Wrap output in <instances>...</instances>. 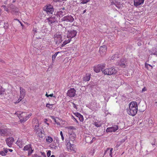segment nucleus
Instances as JSON below:
<instances>
[{
  "mask_svg": "<svg viewBox=\"0 0 157 157\" xmlns=\"http://www.w3.org/2000/svg\"><path fill=\"white\" fill-rule=\"evenodd\" d=\"M138 111V105L137 102L132 101L129 105L128 109L127 110L128 114L131 116H134L136 115Z\"/></svg>",
  "mask_w": 157,
  "mask_h": 157,
  "instance_id": "1",
  "label": "nucleus"
},
{
  "mask_svg": "<svg viewBox=\"0 0 157 157\" xmlns=\"http://www.w3.org/2000/svg\"><path fill=\"white\" fill-rule=\"evenodd\" d=\"M117 72L116 67H113L106 68L102 71V72L104 75H115Z\"/></svg>",
  "mask_w": 157,
  "mask_h": 157,
  "instance_id": "2",
  "label": "nucleus"
},
{
  "mask_svg": "<svg viewBox=\"0 0 157 157\" xmlns=\"http://www.w3.org/2000/svg\"><path fill=\"white\" fill-rule=\"evenodd\" d=\"M74 20V18L72 16L67 15L64 16L60 20L59 22L61 23V24H63L65 23V22H72Z\"/></svg>",
  "mask_w": 157,
  "mask_h": 157,
  "instance_id": "3",
  "label": "nucleus"
},
{
  "mask_svg": "<svg viewBox=\"0 0 157 157\" xmlns=\"http://www.w3.org/2000/svg\"><path fill=\"white\" fill-rule=\"evenodd\" d=\"M105 66L106 64L105 63L98 64L97 66L94 67V70L96 73L100 72L101 70L102 71L105 67Z\"/></svg>",
  "mask_w": 157,
  "mask_h": 157,
  "instance_id": "4",
  "label": "nucleus"
},
{
  "mask_svg": "<svg viewBox=\"0 0 157 157\" xmlns=\"http://www.w3.org/2000/svg\"><path fill=\"white\" fill-rule=\"evenodd\" d=\"M43 10L46 11L47 13L48 14H52V13L54 11V9L53 6L51 5H49L43 7Z\"/></svg>",
  "mask_w": 157,
  "mask_h": 157,
  "instance_id": "5",
  "label": "nucleus"
},
{
  "mask_svg": "<svg viewBox=\"0 0 157 157\" xmlns=\"http://www.w3.org/2000/svg\"><path fill=\"white\" fill-rule=\"evenodd\" d=\"M34 129L36 134L38 135V136L41 138H42L43 136L42 135V129L39 128L38 125H36L34 127Z\"/></svg>",
  "mask_w": 157,
  "mask_h": 157,
  "instance_id": "6",
  "label": "nucleus"
},
{
  "mask_svg": "<svg viewBox=\"0 0 157 157\" xmlns=\"http://www.w3.org/2000/svg\"><path fill=\"white\" fill-rule=\"evenodd\" d=\"M77 34V32L75 30H72L68 31L67 34V37L68 38L71 39L75 37Z\"/></svg>",
  "mask_w": 157,
  "mask_h": 157,
  "instance_id": "7",
  "label": "nucleus"
},
{
  "mask_svg": "<svg viewBox=\"0 0 157 157\" xmlns=\"http://www.w3.org/2000/svg\"><path fill=\"white\" fill-rule=\"evenodd\" d=\"M76 91L74 88H71L68 90L67 93V96L70 97H72L75 96Z\"/></svg>",
  "mask_w": 157,
  "mask_h": 157,
  "instance_id": "8",
  "label": "nucleus"
},
{
  "mask_svg": "<svg viewBox=\"0 0 157 157\" xmlns=\"http://www.w3.org/2000/svg\"><path fill=\"white\" fill-rule=\"evenodd\" d=\"M24 151H28V155L29 156L33 153V150L32 149V148L30 145H27L25 146L23 148Z\"/></svg>",
  "mask_w": 157,
  "mask_h": 157,
  "instance_id": "9",
  "label": "nucleus"
},
{
  "mask_svg": "<svg viewBox=\"0 0 157 157\" xmlns=\"http://www.w3.org/2000/svg\"><path fill=\"white\" fill-rule=\"evenodd\" d=\"M118 129V126L115 125L114 126L107 128L106 130V132H115Z\"/></svg>",
  "mask_w": 157,
  "mask_h": 157,
  "instance_id": "10",
  "label": "nucleus"
},
{
  "mask_svg": "<svg viewBox=\"0 0 157 157\" xmlns=\"http://www.w3.org/2000/svg\"><path fill=\"white\" fill-rule=\"evenodd\" d=\"M68 13V11L67 10H65L64 11L59 10V11L57 12L56 15L57 17L58 16H59V17L61 16L62 17L67 13Z\"/></svg>",
  "mask_w": 157,
  "mask_h": 157,
  "instance_id": "11",
  "label": "nucleus"
},
{
  "mask_svg": "<svg viewBox=\"0 0 157 157\" xmlns=\"http://www.w3.org/2000/svg\"><path fill=\"white\" fill-rule=\"evenodd\" d=\"M10 8L13 14L16 15L18 14L19 12L18 11L17 8L16 6H14L13 5L11 4L10 6Z\"/></svg>",
  "mask_w": 157,
  "mask_h": 157,
  "instance_id": "12",
  "label": "nucleus"
},
{
  "mask_svg": "<svg viewBox=\"0 0 157 157\" xmlns=\"http://www.w3.org/2000/svg\"><path fill=\"white\" fill-rule=\"evenodd\" d=\"M14 141V138L13 137H9L6 140V142L7 145L10 147L12 146Z\"/></svg>",
  "mask_w": 157,
  "mask_h": 157,
  "instance_id": "13",
  "label": "nucleus"
},
{
  "mask_svg": "<svg viewBox=\"0 0 157 157\" xmlns=\"http://www.w3.org/2000/svg\"><path fill=\"white\" fill-rule=\"evenodd\" d=\"M127 61L125 58L122 59L119 63V65L122 67H124L126 66V62Z\"/></svg>",
  "mask_w": 157,
  "mask_h": 157,
  "instance_id": "14",
  "label": "nucleus"
},
{
  "mask_svg": "<svg viewBox=\"0 0 157 157\" xmlns=\"http://www.w3.org/2000/svg\"><path fill=\"white\" fill-rule=\"evenodd\" d=\"M144 0H134V5L136 6L137 7L140 5H141L144 2Z\"/></svg>",
  "mask_w": 157,
  "mask_h": 157,
  "instance_id": "15",
  "label": "nucleus"
},
{
  "mask_svg": "<svg viewBox=\"0 0 157 157\" xmlns=\"http://www.w3.org/2000/svg\"><path fill=\"white\" fill-rule=\"evenodd\" d=\"M56 16H52L50 18H48L47 20L49 24H52L55 22L57 21V18Z\"/></svg>",
  "mask_w": 157,
  "mask_h": 157,
  "instance_id": "16",
  "label": "nucleus"
},
{
  "mask_svg": "<svg viewBox=\"0 0 157 157\" xmlns=\"http://www.w3.org/2000/svg\"><path fill=\"white\" fill-rule=\"evenodd\" d=\"M75 115L78 118L79 120L81 122L84 120L83 117L82 115L78 113H75Z\"/></svg>",
  "mask_w": 157,
  "mask_h": 157,
  "instance_id": "17",
  "label": "nucleus"
},
{
  "mask_svg": "<svg viewBox=\"0 0 157 157\" xmlns=\"http://www.w3.org/2000/svg\"><path fill=\"white\" fill-rule=\"evenodd\" d=\"M91 74L88 73L83 78V80L85 82L89 81L90 78Z\"/></svg>",
  "mask_w": 157,
  "mask_h": 157,
  "instance_id": "18",
  "label": "nucleus"
},
{
  "mask_svg": "<svg viewBox=\"0 0 157 157\" xmlns=\"http://www.w3.org/2000/svg\"><path fill=\"white\" fill-rule=\"evenodd\" d=\"M32 114L31 113L29 114L28 116L26 115V117H23V118L21 119L20 121L21 122H25L32 116Z\"/></svg>",
  "mask_w": 157,
  "mask_h": 157,
  "instance_id": "19",
  "label": "nucleus"
},
{
  "mask_svg": "<svg viewBox=\"0 0 157 157\" xmlns=\"http://www.w3.org/2000/svg\"><path fill=\"white\" fill-rule=\"evenodd\" d=\"M20 96L24 97L25 94V89L21 87H20Z\"/></svg>",
  "mask_w": 157,
  "mask_h": 157,
  "instance_id": "20",
  "label": "nucleus"
},
{
  "mask_svg": "<svg viewBox=\"0 0 157 157\" xmlns=\"http://www.w3.org/2000/svg\"><path fill=\"white\" fill-rule=\"evenodd\" d=\"M107 50V47L106 45H103L100 48V51L103 53H105Z\"/></svg>",
  "mask_w": 157,
  "mask_h": 157,
  "instance_id": "21",
  "label": "nucleus"
},
{
  "mask_svg": "<svg viewBox=\"0 0 157 157\" xmlns=\"http://www.w3.org/2000/svg\"><path fill=\"white\" fill-rule=\"evenodd\" d=\"M17 114L19 115V116L18 115V116L20 118V119L23 118V117H26L27 115L26 113L25 112H22L21 113H17Z\"/></svg>",
  "mask_w": 157,
  "mask_h": 157,
  "instance_id": "22",
  "label": "nucleus"
},
{
  "mask_svg": "<svg viewBox=\"0 0 157 157\" xmlns=\"http://www.w3.org/2000/svg\"><path fill=\"white\" fill-rule=\"evenodd\" d=\"M0 133L3 136H7L8 134V131L7 129H0Z\"/></svg>",
  "mask_w": 157,
  "mask_h": 157,
  "instance_id": "23",
  "label": "nucleus"
},
{
  "mask_svg": "<svg viewBox=\"0 0 157 157\" xmlns=\"http://www.w3.org/2000/svg\"><path fill=\"white\" fill-rule=\"evenodd\" d=\"M118 58V55L115 54L114 56H112L110 60H116Z\"/></svg>",
  "mask_w": 157,
  "mask_h": 157,
  "instance_id": "24",
  "label": "nucleus"
},
{
  "mask_svg": "<svg viewBox=\"0 0 157 157\" xmlns=\"http://www.w3.org/2000/svg\"><path fill=\"white\" fill-rule=\"evenodd\" d=\"M72 151L74 152L76 151V149L74 144H72L71 147L70 148V151Z\"/></svg>",
  "mask_w": 157,
  "mask_h": 157,
  "instance_id": "25",
  "label": "nucleus"
},
{
  "mask_svg": "<svg viewBox=\"0 0 157 157\" xmlns=\"http://www.w3.org/2000/svg\"><path fill=\"white\" fill-rule=\"evenodd\" d=\"M94 125L97 127L101 126V123L100 122H95L94 123Z\"/></svg>",
  "mask_w": 157,
  "mask_h": 157,
  "instance_id": "26",
  "label": "nucleus"
},
{
  "mask_svg": "<svg viewBox=\"0 0 157 157\" xmlns=\"http://www.w3.org/2000/svg\"><path fill=\"white\" fill-rule=\"evenodd\" d=\"M46 140L48 143H50L52 141L53 139L52 137L48 136L46 139Z\"/></svg>",
  "mask_w": 157,
  "mask_h": 157,
  "instance_id": "27",
  "label": "nucleus"
},
{
  "mask_svg": "<svg viewBox=\"0 0 157 157\" xmlns=\"http://www.w3.org/2000/svg\"><path fill=\"white\" fill-rule=\"evenodd\" d=\"M72 144H71V143H70L69 141L67 143V144L66 146L68 151H70V148L71 147Z\"/></svg>",
  "mask_w": 157,
  "mask_h": 157,
  "instance_id": "28",
  "label": "nucleus"
},
{
  "mask_svg": "<svg viewBox=\"0 0 157 157\" xmlns=\"http://www.w3.org/2000/svg\"><path fill=\"white\" fill-rule=\"evenodd\" d=\"M50 146L51 148L55 149H56L57 147L56 144L55 143H54L50 144Z\"/></svg>",
  "mask_w": 157,
  "mask_h": 157,
  "instance_id": "29",
  "label": "nucleus"
},
{
  "mask_svg": "<svg viewBox=\"0 0 157 157\" xmlns=\"http://www.w3.org/2000/svg\"><path fill=\"white\" fill-rule=\"evenodd\" d=\"M5 90L1 86H0V95L3 94H4Z\"/></svg>",
  "mask_w": 157,
  "mask_h": 157,
  "instance_id": "30",
  "label": "nucleus"
},
{
  "mask_svg": "<svg viewBox=\"0 0 157 157\" xmlns=\"http://www.w3.org/2000/svg\"><path fill=\"white\" fill-rule=\"evenodd\" d=\"M60 52H57L56 53H55L54 55H52V60L53 61H54L55 60V58L56 56H57V54L59 53Z\"/></svg>",
  "mask_w": 157,
  "mask_h": 157,
  "instance_id": "31",
  "label": "nucleus"
},
{
  "mask_svg": "<svg viewBox=\"0 0 157 157\" xmlns=\"http://www.w3.org/2000/svg\"><path fill=\"white\" fill-rule=\"evenodd\" d=\"M82 1L81 2V3L82 4H86L87 2H88L90 1V0H81Z\"/></svg>",
  "mask_w": 157,
  "mask_h": 157,
  "instance_id": "32",
  "label": "nucleus"
},
{
  "mask_svg": "<svg viewBox=\"0 0 157 157\" xmlns=\"http://www.w3.org/2000/svg\"><path fill=\"white\" fill-rule=\"evenodd\" d=\"M152 49H153V52L151 54H153V55H157V50L156 51V50H155L154 51V50H155V48H152Z\"/></svg>",
  "mask_w": 157,
  "mask_h": 157,
  "instance_id": "33",
  "label": "nucleus"
},
{
  "mask_svg": "<svg viewBox=\"0 0 157 157\" xmlns=\"http://www.w3.org/2000/svg\"><path fill=\"white\" fill-rule=\"evenodd\" d=\"M24 98V97H21L20 96L19 98L18 99V100L15 103H18L20 102L22 99Z\"/></svg>",
  "mask_w": 157,
  "mask_h": 157,
  "instance_id": "34",
  "label": "nucleus"
},
{
  "mask_svg": "<svg viewBox=\"0 0 157 157\" xmlns=\"http://www.w3.org/2000/svg\"><path fill=\"white\" fill-rule=\"evenodd\" d=\"M7 12H8L9 10L8 8H7L6 6L5 5H2L1 6Z\"/></svg>",
  "mask_w": 157,
  "mask_h": 157,
  "instance_id": "35",
  "label": "nucleus"
},
{
  "mask_svg": "<svg viewBox=\"0 0 157 157\" xmlns=\"http://www.w3.org/2000/svg\"><path fill=\"white\" fill-rule=\"evenodd\" d=\"M91 139L90 137H88L86 138L85 140L87 143H90L89 141H90Z\"/></svg>",
  "mask_w": 157,
  "mask_h": 157,
  "instance_id": "36",
  "label": "nucleus"
},
{
  "mask_svg": "<svg viewBox=\"0 0 157 157\" xmlns=\"http://www.w3.org/2000/svg\"><path fill=\"white\" fill-rule=\"evenodd\" d=\"M52 105H50L49 104H46V107L50 109H52Z\"/></svg>",
  "mask_w": 157,
  "mask_h": 157,
  "instance_id": "37",
  "label": "nucleus"
},
{
  "mask_svg": "<svg viewBox=\"0 0 157 157\" xmlns=\"http://www.w3.org/2000/svg\"><path fill=\"white\" fill-rule=\"evenodd\" d=\"M60 135L61 137V138L63 141L64 140V138L63 135V132L62 131H61L60 132Z\"/></svg>",
  "mask_w": 157,
  "mask_h": 157,
  "instance_id": "38",
  "label": "nucleus"
},
{
  "mask_svg": "<svg viewBox=\"0 0 157 157\" xmlns=\"http://www.w3.org/2000/svg\"><path fill=\"white\" fill-rule=\"evenodd\" d=\"M51 118L53 119L54 121L57 124H58V123L57 122L56 119L55 118V117L54 116H51Z\"/></svg>",
  "mask_w": 157,
  "mask_h": 157,
  "instance_id": "39",
  "label": "nucleus"
},
{
  "mask_svg": "<svg viewBox=\"0 0 157 157\" xmlns=\"http://www.w3.org/2000/svg\"><path fill=\"white\" fill-rule=\"evenodd\" d=\"M0 154L2 156H5L6 155V154L5 153H4V151H0Z\"/></svg>",
  "mask_w": 157,
  "mask_h": 157,
  "instance_id": "40",
  "label": "nucleus"
},
{
  "mask_svg": "<svg viewBox=\"0 0 157 157\" xmlns=\"http://www.w3.org/2000/svg\"><path fill=\"white\" fill-rule=\"evenodd\" d=\"M113 149L112 148H111L110 150V155L111 156L110 157H112V151H113Z\"/></svg>",
  "mask_w": 157,
  "mask_h": 157,
  "instance_id": "41",
  "label": "nucleus"
},
{
  "mask_svg": "<svg viewBox=\"0 0 157 157\" xmlns=\"http://www.w3.org/2000/svg\"><path fill=\"white\" fill-rule=\"evenodd\" d=\"M51 151L50 150H49L48 151V152L47 153V156L48 157H49L51 155Z\"/></svg>",
  "mask_w": 157,
  "mask_h": 157,
  "instance_id": "42",
  "label": "nucleus"
},
{
  "mask_svg": "<svg viewBox=\"0 0 157 157\" xmlns=\"http://www.w3.org/2000/svg\"><path fill=\"white\" fill-rule=\"evenodd\" d=\"M96 140V139L94 137H93L92 138V139L91 140H90V144H92L93 142L94 141V140Z\"/></svg>",
  "mask_w": 157,
  "mask_h": 157,
  "instance_id": "43",
  "label": "nucleus"
},
{
  "mask_svg": "<svg viewBox=\"0 0 157 157\" xmlns=\"http://www.w3.org/2000/svg\"><path fill=\"white\" fill-rule=\"evenodd\" d=\"M67 43V41H64L63 43V44H62V46L63 47L65 45H66Z\"/></svg>",
  "mask_w": 157,
  "mask_h": 157,
  "instance_id": "44",
  "label": "nucleus"
},
{
  "mask_svg": "<svg viewBox=\"0 0 157 157\" xmlns=\"http://www.w3.org/2000/svg\"><path fill=\"white\" fill-rule=\"evenodd\" d=\"M66 0H53V1L55 2H62L63 1H66Z\"/></svg>",
  "mask_w": 157,
  "mask_h": 157,
  "instance_id": "45",
  "label": "nucleus"
},
{
  "mask_svg": "<svg viewBox=\"0 0 157 157\" xmlns=\"http://www.w3.org/2000/svg\"><path fill=\"white\" fill-rule=\"evenodd\" d=\"M109 149H109V148H107L106 150L105 151V153H104V155L102 157H104V155H105L107 151H108L109 150Z\"/></svg>",
  "mask_w": 157,
  "mask_h": 157,
  "instance_id": "46",
  "label": "nucleus"
},
{
  "mask_svg": "<svg viewBox=\"0 0 157 157\" xmlns=\"http://www.w3.org/2000/svg\"><path fill=\"white\" fill-rule=\"evenodd\" d=\"M4 153H5V154H6V153L8 152V149H6V148H4Z\"/></svg>",
  "mask_w": 157,
  "mask_h": 157,
  "instance_id": "47",
  "label": "nucleus"
},
{
  "mask_svg": "<svg viewBox=\"0 0 157 157\" xmlns=\"http://www.w3.org/2000/svg\"><path fill=\"white\" fill-rule=\"evenodd\" d=\"M72 104L73 105V107H74V108H75L76 109H77V108L76 107V105L73 102L72 103Z\"/></svg>",
  "mask_w": 157,
  "mask_h": 157,
  "instance_id": "48",
  "label": "nucleus"
},
{
  "mask_svg": "<svg viewBox=\"0 0 157 157\" xmlns=\"http://www.w3.org/2000/svg\"><path fill=\"white\" fill-rule=\"evenodd\" d=\"M71 135H72V136L74 137V138H75V133H71L70 134Z\"/></svg>",
  "mask_w": 157,
  "mask_h": 157,
  "instance_id": "49",
  "label": "nucleus"
},
{
  "mask_svg": "<svg viewBox=\"0 0 157 157\" xmlns=\"http://www.w3.org/2000/svg\"><path fill=\"white\" fill-rule=\"evenodd\" d=\"M54 97V98H56V97L55 96H53V94H50L49 95V97Z\"/></svg>",
  "mask_w": 157,
  "mask_h": 157,
  "instance_id": "50",
  "label": "nucleus"
},
{
  "mask_svg": "<svg viewBox=\"0 0 157 157\" xmlns=\"http://www.w3.org/2000/svg\"><path fill=\"white\" fill-rule=\"evenodd\" d=\"M59 10L64 11L65 10H67L65 9V8L63 7V8H61V9H59Z\"/></svg>",
  "mask_w": 157,
  "mask_h": 157,
  "instance_id": "51",
  "label": "nucleus"
},
{
  "mask_svg": "<svg viewBox=\"0 0 157 157\" xmlns=\"http://www.w3.org/2000/svg\"><path fill=\"white\" fill-rule=\"evenodd\" d=\"M146 90V88L145 87H144V88H143L142 89V92H144V91H145Z\"/></svg>",
  "mask_w": 157,
  "mask_h": 157,
  "instance_id": "52",
  "label": "nucleus"
},
{
  "mask_svg": "<svg viewBox=\"0 0 157 157\" xmlns=\"http://www.w3.org/2000/svg\"><path fill=\"white\" fill-rule=\"evenodd\" d=\"M148 64L147 63H145V67L146 68H148Z\"/></svg>",
  "mask_w": 157,
  "mask_h": 157,
  "instance_id": "53",
  "label": "nucleus"
},
{
  "mask_svg": "<svg viewBox=\"0 0 157 157\" xmlns=\"http://www.w3.org/2000/svg\"><path fill=\"white\" fill-rule=\"evenodd\" d=\"M71 39H68L67 40H66L65 41H67V43H69V42H70L71 40Z\"/></svg>",
  "mask_w": 157,
  "mask_h": 157,
  "instance_id": "54",
  "label": "nucleus"
},
{
  "mask_svg": "<svg viewBox=\"0 0 157 157\" xmlns=\"http://www.w3.org/2000/svg\"><path fill=\"white\" fill-rule=\"evenodd\" d=\"M83 8L82 6H81V7H79L78 10L80 11H81L83 9Z\"/></svg>",
  "mask_w": 157,
  "mask_h": 157,
  "instance_id": "55",
  "label": "nucleus"
},
{
  "mask_svg": "<svg viewBox=\"0 0 157 157\" xmlns=\"http://www.w3.org/2000/svg\"><path fill=\"white\" fill-rule=\"evenodd\" d=\"M41 155L44 156V157H46V155H45V153L44 152H42L41 153Z\"/></svg>",
  "mask_w": 157,
  "mask_h": 157,
  "instance_id": "56",
  "label": "nucleus"
},
{
  "mask_svg": "<svg viewBox=\"0 0 157 157\" xmlns=\"http://www.w3.org/2000/svg\"><path fill=\"white\" fill-rule=\"evenodd\" d=\"M69 128L71 129H73V128H74L73 126H70L69 127Z\"/></svg>",
  "mask_w": 157,
  "mask_h": 157,
  "instance_id": "57",
  "label": "nucleus"
},
{
  "mask_svg": "<svg viewBox=\"0 0 157 157\" xmlns=\"http://www.w3.org/2000/svg\"><path fill=\"white\" fill-rule=\"evenodd\" d=\"M86 9L84 10L83 11V12L82 13V14H83L84 13L86 12Z\"/></svg>",
  "mask_w": 157,
  "mask_h": 157,
  "instance_id": "58",
  "label": "nucleus"
},
{
  "mask_svg": "<svg viewBox=\"0 0 157 157\" xmlns=\"http://www.w3.org/2000/svg\"><path fill=\"white\" fill-rule=\"evenodd\" d=\"M0 62H2V63H4V61L0 58Z\"/></svg>",
  "mask_w": 157,
  "mask_h": 157,
  "instance_id": "59",
  "label": "nucleus"
},
{
  "mask_svg": "<svg viewBox=\"0 0 157 157\" xmlns=\"http://www.w3.org/2000/svg\"><path fill=\"white\" fill-rule=\"evenodd\" d=\"M49 95L48 94H47V93H46V94H45V96L47 97H49Z\"/></svg>",
  "mask_w": 157,
  "mask_h": 157,
  "instance_id": "60",
  "label": "nucleus"
},
{
  "mask_svg": "<svg viewBox=\"0 0 157 157\" xmlns=\"http://www.w3.org/2000/svg\"><path fill=\"white\" fill-rule=\"evenodd\" d=\"M73 117V118L72 119H74V120H75V121H76L77 119H76L75 118H74L73 116L72 117Z\"/></svg>",
  "mask_w": 157,
  "mask_h": 157,
  "instance_id": "61",
  "label": "nucleus"
},
{
  "mask_svg": "<svg viewBox=\"0 0 157 157\" xmlns=\"http://www.w3.org/2000/svg\"><path fill=\"white\" fill-rule=\"evenodd\" d=\"M138 45H139V46H140L141 45V43H139V42H138Z\"/></svg>",
  "mask_w": 157,
  "mask_h": 157,
  "instance_id": "62",
  "label": "nucleus"
},
{
  "mask_svg": "<svg viewBox=\"0 0 157 157\" xmlns=\"http://www.w3.org/2000/svg\"><path fill=\"white\" fill-rule=\"evenodd\" d=\"M8 150H9V151H10V152H12L13 151V150H12L11 149H9Z\"/></svg>",
  "mask_w": 157,
  "mask_h": 157,
  "instance_id": "63",
  "label": "nucleus"
},
{
  "mask_svg": "<svg viewBox=\"0 0 157 157\" xmlns=\"http://www.w3.org/2000/svg\"><path fill=\"white\" fill-rule=\"evenodd\" d=\"M50 157H55V156L54 155H52Z\"/></svg>",
  "mask_w": 157,
  "mask_h": 157,
  "instance_id": "64",
  "label": "nucleus"
}]
</instances>
